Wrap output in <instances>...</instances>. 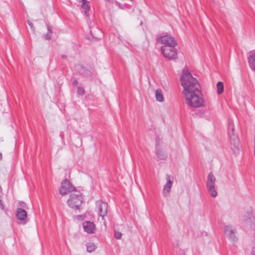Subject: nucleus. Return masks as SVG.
<instances>
[{
	"instance_id": "obj_1",
	"label": "nucleus",
	"mask_w": 255,
	"mask_h": 255,
	"mask_svg": "<svg viewBox=\"0 0 255 255\" xmlns=\"http://www.w3.org/2000/svg\"><path fill=\"white\" fill-rule=\"evenodd\" d=\"M180 81L183 88L182 94L185 98V103L193 108L203 107L204 101L200 86L197 79L187 71H184Z\"/></svg>"
},
{
	"instance_id": "obj_2",
	"label": "nucleus",
	"mask_w": 255,
	"mask_h": 255,
	"mask_svg": "<svg viewBox=\"0 0 255 255\" xmlns=\"http://www.w3.org/2000/svg\"><path fill=\"white\" fill-rule=\"evenodd\" d=\"M83 202V198L81 196L80 192H78L77 193H72L70 198L67 201L68 206L75 210H78L80 209V206Z\"/></svg>"
},
{
	"instance_id": "obj_3",
	"label": "nucleus",
	"mask_w": 255,
	"mask_h": 255,
	"mask_svg": "<svg viewBox=\"0 0 255 255\" xmlns=\"http://www.w3.org/2000/svg\"><path fill=\"white\" fill-rule=\"evenodd\" d=\"M228 133L231 144H232L235 148H238L239 145L238 137L235 132L234 125L232 121L229 122Z\"/></svg>"
},
{
	"instance_id": "obj_4",
	"label": "nucleus",
	"mask_w": 255,
	"mask_h": 255,
	"mask_svg": "<svg viewBox=\"0 0 255 255\" xmlns=\"http://www.w3.org/2000/svg\"><path fill=\"white\" fill-rule=\"evenodd\" d=\"M176 45L162 46L161 47V52L163 56L169 59L177 58V52L175 48Z\"/></svg>"
},
{
	"instance_id": "obj_5",
	"label": "nucleus",
	"mask_w": 255,
	"mask_h": 255,
	"mask_svg": "<svg viewBox=\"0 0 255 255\" xmlns=\"http://www.w3.org/2000/svg\"><path fill=\"white\" fill-rule=\"evenodd\" d=\"M215 181L216 177L213 172H210L207 177L206 186L210 195L213 197H215L217 195V192L215 189Z\"/></svg>"
},
{
	"instance_id": "obj_6",
	"label": "nucleus",
	"mask_w": 255,
	"mask_h": 255,
	"mask_svg": "<svg viewBox=\"0 0 255 255\" xmlns=\"http://www.w3.org/2000/svg\"><path fill=\"white\" fill-rule=\"evenodd\" d=\"M157 41L163 46L177 45V43L175 38L170 35L166 34L162 36H159L157 37Z\"/></svg>"
},
{
	"instance_id": "obj_7",
	"label": "nucleus",
	"mask_w": 255,
	"mask_h": 255,
	"mask_svg": "<svg viewBox=\"0 0 255 255\" xmlns=\"http://www.w3.org/2000/svg\"><path fill=\"white\" fill-rule=\"evenodd\" d=\"M96 206L99 213V215L102 217V220L104 221V225H106L104 218L107 215L108 213V205L107 203L99 200L96 202Z\"/></svg>"
},
{
	"instance_id": "obj_8",
	"label": "nucleus",
	"mask_w": 255,
	"mask_h": 255,
	"mask_svg": "<svg viewBox=\"0 0 255 255\" xmlns=\"http://www.w3.org/2000/svg\"><path fill=\"white\" fill-rule=\"evenodd\" d=\"M75 190V188L72 186L68 180L65 179L61 183L59 192L60 194L64 195L67 194L70 192Z\"/></svg>"
},
{
	"instance_id": "obj_9",
	"label": "nucleus",
	"mask_w": 255,
	"mask_h": 255,
	"mask_svg": "<svg viewBox=\"0 0 255 255\" xmlns=\"http://www.w3.org/2000/svg\"><path fill=\"white\" fill-rule=\"evenodd\" d=\"M236 232V231L235 228L231 226H226L224 227V233L225 235L229 239L233 242H235L237 240Z\"/></svg>"
},
{
	"instance_id": "obj_10",
	"label": "nucleus",
	"mask_w": 255,
	"mask_h": 255,
	"mask_svg": "<svg viewBox=\"0 0 255 255\" xmlns=\"http://www.w3.org/2000/svg\"><path fill=\"white\" fill-rule=\"evenodd\" d=\"M166 179L167 180V183L164 186L163 191V195L165 197L168 196L169 193H170L171 187L172 186L173 178L171 175H167Z\"/></svg>"
},
{
	"instance_id": "obj_11",
	"label": "nucleus",
	"mask_w": 255,
	"mask_h": 255,
	"mask_svg": "<svg viewBox=\"0 0 255 255\" xmlns=\"http://www.w3.org/2000/svg\"><path fill=\"white\" fill-rule=\"evenodd\" d=\"M83 227L84 231L88 234L94 233L95 230V226L93 222L90 221H85L83 223Z\"/></svg>"
},
{
	"instance_id": "obj_12",
	"label": "nucleus",
	"mask_w": 255,
	"mask_h": 255,
	"mask_svg": "<svg viewBox=\"0 0 255 255\" xmlns=\"http://www.w3.org/2000/svg\"><path fill=\"white\" fill-rule=\"evenodd\" d=\"M16 216L18 220L24 222L23 224L26 223L27 213L24 209L20 208H17L16 211Z\"/></svg>"
},
{
	"instance_id": "obj_13",
	"label": "nucleus",
	"mask_w": 255,
	"mask_h": 255,
	"mask_svg": "<svg viewBox=\"0 0 255 255\" xmlns=\"http://www.w3.org/2000/svg\"><path fill=\"white\" fill-rule=\"evenodd\" d=\"M159 139L158 138L156 139V154L159 159L164 160L166 158L167 155L164 151L162 149H158L157 145L158 144Z\"/></svg>"
},
{
	"instance_id": "obj_14",
	"label": "nucleus",
	"mask_w": 255,
	"mask_h": 255,
	"mask_svg": "<svg viewBox=\"0 0 255 255\" xmlns=\"http://www.w3.org/2000/svg\"><path fill=\"white\" fill-rule=\"evenodd\" d=\"M248 62L250 68L255 71V52L251 53L250 56L248 57Z\"/></svg>"
},
{
	"instance_id": "obj_15",
	"label": "nucleus",
	"mask_w": 255,
	"mask_h": 255,
	"mask_svg": "<svg viewBox=\"0 0 255 255\" xmlns=\"http://www.w3.org/2000/svg\"><path fill=\"white\" fill-rule=\"evenodd\" d=\"M82 8L84 9L85 14L86 16H88V12L89 11L90 7L89 6V2L87 0H82Z\"/></svg>"
},
{
	"instance_id": "obj_16",
	"label": "nucleus",
	"mask_w": 255,
	"mask_h": 255,
	"mask_svg": "<svg viewBox=\"0 0 255 255\" xmlns=\"http://www.w3.org/2000/svg\"><path fill=\"white\" fill-rule=\"evenodd\" d=\"M155 98L156 100L159 102L163 101L164 98L161 89H158L155 91Z\"/></svg>"
},
{
	"instance_id": "obj_17",
	"label": "nucleus",
	"mask_w": 255,
	"mask_h": 255,
	"mask_svg": "<svg viewBox=\"0 0 255 255\" xmlns=\"http://www.w3.org/2000/svg\"><path fill=\"white\" fill-rule=\"evenodd\" d=\"M87 251L89 253H91L95 250L96 246L92 243H89L86 245Z\"/></svg>"
},
{
	"instance_id": "obj_18",
	"label": "nucleus",
	"mask_w": 255,
	"mask_h": 255,
	"mask_svg": "<svg viewBox=\"0 0 255 255\" xmlns=\"http://www.w3.org/2000/svg\"><path fill=\"white\" fill-rule=\"evenodd\" d=\"M217 93L220 95L224 91V85L222 82H218L217 84Z\"/></svg>"
},
{
	"instance_id": "obj_19",
	"label": "nucleus",
	"mask_w": 255,
	"mask_h": 255,
	"mask_svg": "<svg viewBox=\"0 0 255 255\" xmlns=\"http://www.w3.org/2000/svg\"><path fill=\"white\" fill-rule=\"evenodd\" d=\"M47 30H48V32L45 35L44 37H45V39L46 40H50L51 38V36H52V29L50 26H47Z\"/></svg>"
},
{
	"instance_id": "obj_20",
	"label": "nucleus",
	"mask_w": 255,
	"mask_h": 255,
	"mask_svg": "<svg viewBox=\"0 0 255 255\" xmlns=\"http://www.w3.org/2000/svg\"><path fill=\"white\" fill-rule=\"evenodd\" d=\"M77 93L81 96H83L85 94V90L82 87L79 86L77 88Z\"/></svg>"
},
{
	"instance_id": "obj_21",
	"label": "nucleus",
	"mask_w": 255,
	"mask_h": 255,
	"mask_svg": "<svg viewBox=\"0 0 255 255\" xmlns=\"http://www.w3.org/2000/svg\"><path fill=\"white\" fill-rule=\"evenodd\" d=\"M122 234L119 232V231H115V238L117 239H120L122 237Z\"/></svg>"
},
{
	"instance_id": "obj_22",
	"label": "nucleus",
	"mask_w": 255,
	"mask_h": 255,
	"mask_svg": "<svg viewBox=\"0 0 255 255\" xmlns=\"http://www.w3.org/2000/svg\"><path fill=\"white\" fill-rule=\"evenodd\" d=\"M28 24L30 26V27H31V29L34 31V26H33V23L30 21V20H27V21Z\"/></svg>"
},
{
	"instance_id": "obj_23",
	"label": "nucleus",
	"mask_w": 255,
	"mask_h": 255,
	"mask_svg": "<svg viewBox=\"0 0 255 255\" xmlns=\"http://www.w3.org/2000/svg\"><path fill=\"white\" fill-rule=\"evenodd\" d=\"M78 84V81L76 80H74L72 82V85L73 87H76Z\"/></svg>"
},
{
	"instance_id": "obj_24",
	"label": "nucleus",
	"mask_w": 255,
	"mask_h": 255,
	"mask_svg": "<svg viewBox=\"0 0 255 255\" xmlns=\"http://www.w3.org/2000/svg\"><path fill=\"white\" fill-rule=\"evenodd\" d=\"M0 208L1 209H4V205L2 203L1 200L0 199Z\"/></svg>"
},
{
	"instance_id": "obj_25",
	"label": "nucleus",
	"mask_w": 255,
	"mask_h": 255,
	"mask_svg": "<svg viewBox=\"0 0 255 255\" xmlns=\"http://www.w3.org/2000/svg\"><path fill=\"white\" fill-rule=\"evenodd\" d=\"M20 206L22 207L25 208L26 206V204L24 202H21L20 204Z\"/></svg>"
},
{
	"instance_id": "obj_26",
	"label": "nucleus",
	"mask_w": 255,
	"mask_h": 255,
	"mask_svg": "<svg viewBox=\"0 0 255 255\" xmlns=\"http://www.w3.org/2000/svg\"><path fill=\"white\" fill-rule=\"evenodd\" d=\"M252 255H255V247L253 249Z\"/></svg>"
},
{
	"instance_id": "obj_27",
	"label": "nucleus",
	"mask_w": 255,
	"mask_h": 255,
	"mask_svg": "<svg viewBox=\"0 0 255 255\" xmlns=\"http://www.w3.org/2000/svg\"><path fill=\"white\" fill-rule=\"evenodd\" d=\"M2 154L1 153H0V160H1L2 159Z\"/></svg>"
},
{
	"instance_id": "obj_28",
	"label": "nucleus",
	"mask_w": 255,
	"mask_h": 255,
	"mask_svg": "<svg viewBox=\"0 0 255 255\" xmlns=\"http://www.w3.org/2000/svg\"><path fill=\"white\" fill-rule=\"evenodd\" d=\"M66 57V56H65V55H62V58H63V59H65Z\"/></svg>"
},
{
	"instance_id": "obj_29",
	"label": "nucleus",
	"mask_w": 255,
	"mask_h": 255,
	"mask_svg": "<svg viewBox=\"0 0 255 255\" xmlns=\"http://www.w3.org/2000/svg\"><path fill=\"white\" fill-rule=\"evenodd\" d=\"M1 190H2V189H1V186H0V192L1 191Z\"/></svg>"
},
{
	"instance_id": "obj_30",
	"label": "nucleus",
	"mask_w": 255,
	"mask_h": 255,
	"mask_svg": "<svg viewBox=\"0 0 255 255\" xmlns=\"http://www.w3.org/2000/svg\"><path fill=\"white\" fill-rule=\"evenodd\" d=\"M108 1L110 2L111 0H107Z\"/></svg>"
}]
</instances>
